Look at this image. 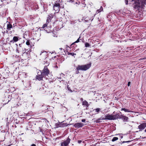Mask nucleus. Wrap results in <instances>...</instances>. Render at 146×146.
<instances>
[{
	"instance_id": "nucleus-1",
	"label": "nucleus",
	"mask_w": 146,
	"mask_h": 146,
	"mask_svg": "<svg viewBox=\"0 0 146 146\" xmlns=\"http://www.w3.org/2000/svg\"><path fill=\"white\" fill-rule=\"evenodd\" d=\"M40 72H38L37 75L36 76V78L39 81L43 80V78H46V76H48L50 71L47 67V66L45 65L42 70H40Z\"/></svg>"
},
{
	"instance_id": "nucleus-2",
	"label": "nucleus",
	"mask_w": 146,
	"mask_h": 146,
	"mask_svg": "<svg viewBox=\"0 0 146 146\" xmlns=\"http://www.w3.org/2000/svg\"><path fill=\"white\" fill-rule=\"evenodd\" d=\"M91 66V64H87L84 65H80L76 68V69L78 71L79 70H86L88 69Z\"/></svg>"
},
{
	"instance_id": "nucleus-3",
	"label": "nucleus",
	"mask_w": 146,
	"mask_h": 146,
	"mask_svg": "<svg viewBox=\"0 0 146 146\" xmlns=\"http://www.w3.org/2000/svg\"><path fill=\"white\" fill-rule=\"evenodd\" d=\"M53 10L55 11L56 13H58L59 12L61 8H64V6L61 7L60 4L56 2H55L53 4Z\"/></svg>"
},
{
	"instance_id": "nucleus-4",
	"label": "nucleus",
	"mask_w": 146,
	"mask_h": 146,
	"mask_svg": "<svg viewBox=\"0 0 146 146\" xmlns=\"http://www.w3.org/2000/svg\"><path fill=\"white\" fill-rule=\"evenodd\" d=\"M70 141L71 139L68 137L66 140L62 141L60 143V146H68Z\"/></svg>"
},
{
	"instance_id": "nucleus-5",
	"label": "nucleus",
	"mask_w": 146,
	"mask_h": 146,
	"mask_svg": "<svg viewBox=\"0 0 146 146\" xmlns=\"http://www.w3.org/2000/svg\"><path fill=\"white\" fill-rule=\"evenodd\" d=\"M105 118L102 117V120H114L113 118V115H109L108 114L107 115H106L105 116Z\"/></svg>"
},
{
	"instance_id": "nucleus-6",
	"label": "nucleus",
	"mask_w": 146,
	"mask_h": 146,
	"mask_svg": "<svg viewBox=\"0 0 146 146\" xmlns=\"http://www.w3.org/2000/svg\"><path fill=\"white\" fill-rule=\"evenodd\" d=\"M47 55V53L46 51L42 52L40 54V57L42 59L46 58Z\"/></svg>"
},
{
	"instance_id": "nucleus-7",
	"label": "nucleus",
	"mask_w": 146,
	"mask_h": 146,
	"mask_svg": "<svg viewBox=\"0 0 146 146\" xmlns=\"http://www.w3.org/2000/svg\"><path fill=\"white\" fill-rule=\"evenodd\" d=\"M146 127V123H142L138 126V128L139 129V131H141Z\"/></svg>"
},
{
	"instance_id": "nucleus-8",
	"label": "nucleus",
	"mask_w": 146,
	"mask_h": 146,
	"mask_svg": "<svg viewBox=\"0 0 146 146\" xmlns=\"http://www.w3.org/2000/svg\"><path fill=\"white\" fill-rule=\"evenodd\" d=\"M84 125V124L81 123H76L74 124V126L75 128L78 129L82 127Z\"/></svg>"
},
{
	"instance_id": "nucleus-9",
	"label": "nucleus",
	"mask_w": 146,
	"mask_h": 146,
	"mask_svg": "<svg viewBox=\"0 0 146 146\" xmlns=\"http://www.w3.org/2000/svg\"><path fill=\"white\" fill-rule=\"evenodd\" d=\"M69 2L72 3L76 5V6L80 4V1L78 0H69Z\"/></svg>"
},
{
	"instance_id": "nucleus-10",
	"label": "nucleus",
	"mask_w": 146,
	"mask_h": 146,
	"mask_svg": "<svg viewBox=\"0 0 146 146\" xmlns=\"http://www.w3.org/2000/svg\"><path fill=\"white\" fill-rule=\"evenodd\" d=\"M120 113H118L115 115H113L114 120L117 119H121L122 115H121V112H120Z\"/></svg>"
},
{
	"instance_id": "nucleus-11",
	"label": "nucleus",
	"mask_w": 146,
	"mask_h": 146,
	"mask_svg": "<svg viewBox=\"0 0 146 146\" xmlns=\"http://www.w3.org/2000/svg\"><path fill=\"white\" fill-rule=\"evenodd\" d=\"M82 105L83 106H85L86 107V110L88 109V107L89 106V104H88V102L86 101V100H84V101H83L82 102Z\"/></svg>"
},
{
	"instance_id": "nucleus-12",
	"label": "nucleus",
	"mask_w": 146,
	"mask_h": 146,
	"mask_svg": "<svg viewBox=\"0 0 146 146\" xmlns=\"http://www.w3.org/2000/svg\"><path fill=\"white\" fill-rule=\"evenodd\" d=\"M19 40L18 37L17 36H15L13 38V39L10 41V43H14L15 42H17Z\"/></svg>"
},
{
	"instance_id": "nucleus-13",
	"label": "nucleus",
	"mask_w": 146,
	"mask_h": 146,
	"mask_svg": "<svg viewBox=\"0 0 146 146\" xmlns=\"http://www.w3.org/2000/svg\"><path fill=\"white\" fill-rule=\"evenodd\" d=\"M121 119H122L123 120V121L127 122L128 121L129 118L128 117L122 115Z\"/></svg>"
},
{
	"instance_id": "nucleus-14",
	"label": "nucleus",
	"mask_w": 146,
	"mask_h": 146,
	"mask_svg": "<svg viewBox=\"0 0 146 146\" xmlns=\"http://www.w3.org/2000/svg\"><path fill=\"white\" fill-rule=\"evenodd\" d=\"M48 23H46L44 24L42 26V27L41 28L44 29V30L46 31L47 32H49V31H48L46 29L47 28Z\"/></svg>"
},
{
	"instance_id": "nucleus-15",
	"label": "nucleus",
	"mask_w": 146,
	"mask_h": 146,
	"mask_svg": "<svg viewBox=\"0 0 146 146\" xmlns=\"http://www.w3.org/2000/svg\"><path fill=\"white\" fill-rule=\"evenodd\" d=\"M23 48L22 47H17L16 49V52L19 53L23 50Z\"/></svg>"
},
{
	"instance_id": "nucleus-16",
	"label": "nucleus",
	"mask_w": 146,
	"mask_h": 146,
	"mask_svg": "<svg viewBox=\"0 0 146 146\" xmlns=\"http://www.w3.org/2000/svg\"><path fill=\"white\" fill-rule=\"evenodd\" d=\"M12 25L9 22V24H7V29L8 30H10L12 28Z\"/></svg>"
},
{
	"instance_id": "nucleus-17",
	"label": "nucleus",
	"mask_w": 146,
	"mask_h": 146,
	"mask_svg": "<svg viewBox=\"0 0 146 146\" xmlns=\"http://www.w3.org/2000/svg\"><path fill=\"white\" fill-rule=\"evenodd\" d=\"M70 124H68L67 123H63V122H61V127H66V126H68V125H70Z\"/></svg>"
},
{
	"instance_id": "nucleus-18",
	"label": "nucleus",
	"mask_w": 146,
	"mask_h": 146,
	"mask_svg": "<svg viewBox=\"0 0 146 146\" xmlns=\"http://www.w3.org/2000/svg\"><path fill=\"white\" fill-rule=\"evenodd\" d=\"M121 111H123V110L125 112H131V111H130L129 110L126 109H125V108H121Z\"/></svg>"
},
{
	"instance_id": "nucleus-19",
	"label": "nucleus",
	"mask_w": 146,
	"mask_h": 146,
	"mask_svg": "<svg viewBox=\"0 0 146 146\" xmlns=\"http://www.w3.org/2000/svg\"><path fill=\"white\" fill-rule=\"evenodd\" d=\"M77 46V45L75 44V43H74V44H72V43L70 45V48H75Z\"/></svg>"
},
{
	"instance_id": "nucleus-20",
	"label": "nucleus",
	"mask_w": 146,
	"mask_h": 146,
	"mask_svg": "<svg viewBox=\"0 0 146 146\" xmlns=\"http://www.w3.org/2000/svg\"><path fill=\"white\" fill-rule=\"evenodd\" d=\"M6 82H4L0 84V89H1L3 88L5 86V84H6Z\"/></svg>"
},
{
	"instance_id": "nucleus-21",
	"label": "nucleus",
	"mask_w": 146,
	"mask_h": 146,
	"mask_svg": "<svg viewBox=\"0 0 146 146\" xmlns=\"http://www.w3.org/2000/svg\"><path fill=\"white\" fill-rule=\"evenodd\" d=\"M100 109L99 108H97L96 109H94L93 110V111H95L96 112L98 113L100 110Z\"/></svg>"
},
{
	"instance_id": "nucleus-22",
	"label": "nucleus",
	"mask_w": 146,
	"mask_h": 146,
	"mask_svg": "<svg viewBox=\"0 0 146 146\" xmlns=\"http://www.w3.org/2000/svg\"><path fill=\"white\" fill-rule=\"evenodd\" d=\"M55 126L56 127H61V122H59L58 123H56L55 124Z\"/></svg>"
},
{
	"instance_id": "nucleus-23",
	"label": "nucleus",
	"mask_w": 146,
	"mask_h": 146,
	"mask_svg": "<svg viewBox=\"0 0 146 146\" xmlns=\"http://www.w3.org/2000/svg\"><path fill=\"white\" fill-rule=\"evenodd\" d=\"M52 19L50 18V17L48 16V17L47 18V19L46 20V23H49L51 21Z\"/></svg>"
},
{
	"instance_id": "nucleus-24",
	"label": "nucleus",
	"mask_w": 146,
	"mask_h": 146,
	"mask_svg": "<svg viewBox=\"0 0 146 146\" xmlns=\"http://www.w3.org/2000/svg\"><path fill=\"white\" fill-rule=\"evenodd\" d=\"M118 139V137H113L112 140V141L113 142L115 141L116 140H117Z\"/></svg>"
},
{
	"instance_id": "nucleus-25",
	"label": "nucleus",
	"mask_w": 146,
	"mask_h": 146,
	"mask_svg": "<svg viewBox=\"0 0 146 146\" xmlns=\"http://www.w3.org/2000/svg\"><path fill=\"white\" fill-rule=\"evenodd\" d=\"M103 8L102 7H101V8L99 9H98L97 10L96 13H98L100 12H101V11H102L103 10Z\"/></svg>"
},
{
	"instance_id": "nucleus-26",
	"label": "nucleus",
	"mask_w": 146,
	"mask_h": 146,
	"mask_svg": "<svg viewBox=\"0 0 146 146\" xmlns=\"http://www.w3.org/2000/svg\"><path fill=\"white\" fill-rule=\"evenodd\" d=\"M44 64H45V63L46 64V65H47V66L49 65V62L47 61V60H46V58L44 59Z\"/></svg>"
},
{
	"instance_id": "nucleus-27",
	"label": "nucleus",
	"mask_w": 146,
	"mask_h": 146,
	"mask_svg": "<svg viewBox=\"0 0 146 146\" xmlns=\"http://www.w3.org/2000/svg\"><path fill=\"white\" fill-rule=\"evenodd\" d=\"M80 37L76 41L73 42L72 43V44H74V43H76L79 42H80V40H81V39H80Z\"/></svg>"
},
{
	"instance_id": "nucleus-28",
	"label": "nucleus",
	"mask_w": 146,
	"mask_h": 146,
	"mask_svg": "<svg viewBox=\"0 0 146 146\" xmlns=\"http://www.w3.org/2000/svg\"><path fill=\"white\" fill-rule=\"evenodd\" d=\"M102 117H101L100 118H99L98 119H97L96 121L95 122L96 123H98L99 122H101L100 121V120H102Z\"/></svg>"
},
{
	"instance_id": "nucleus-29",
	"label": "nucleus",
	"mask_w": 146,
	"mask_h": 146,
	"mask_svg": "<svg viewBox=\"0 0 146 146\" xmlns=\"http://www.w3.org/2000/svg\"><path fill=\"white\" fill-rule=\"evenodd\" d=\"M85 46L86 47H89L90 46V44L88 42H86L85 44Z\"/></svg>"
},
{
	"instance_id": "nucleus-30",
	"label": "nucleus",
	"mask_w": 146,
	"mask_h": 146,
	"mask_svg": "<svg viewBox=\"0 0 146 146\" xmlns=\"http://www.w3.org/2000/svg\"><path fill=\"white\" fill-rule=\"evenodd\" d=\"M26 44V45L28 46L30 44V40H27Z\"/></svg>"
},
{
	"instance_id": "nucleus-31",
	"label": "nucleus",
	"mask_w": 146,
	"mask_h": 146,
	"mask_svg": "<svg viewBox=\"0 0 146 146\" xmlns=\"http://www.w3.org/2000/svg\"><path fill=\"white\" fill-rule=\"evenodd\" d=\"M48 16L50 18L52 19L53 18L54 15L52 13H50Z\"/></svg>"
},
{
	"instance_id": "nucleus-32",
	"label": "nucleus",
	"mask_w": 146,
	"mask_h": 146,
	"mask_svg": "<svg viewBox=\"0 0 146 146\" xmlns=\"http://www.w3.org/2000/svg\"><path fill=\"white\" fill-rule=\"evenodd\" d=\"M67 54L68 55H72V56H73L74 55H76V54H74V53H71V52H68Z\"/></svg>"
},
{
	"instance_id": "nucleus-33",
	"label": "nucleus",
	"mask_w": 146,
	"mask_h": 146,
	"mask_svg": "<svg viewBox=\"0 0 146 146\" xmlns=\"http://www.w3.org/2000/svg\"><path fill=\"white\" fill-rule=\"evenodd\" d=\"M67 88L68 89V90L70 91V92H72L73 91H72L71 89L68 86H67Z\"/></svg>"
},
{
	"instance_id": "nucleus-34",
	"label": "nucleus",
	"mask_w": 146,
	"mask_h": 146,
	"mask_svg": "<svg viewBox=\"0 0 146 146\" xmlns=\"http://www.w3.org/2000/svg\"><path fill=\"white\" fill-rule=\"evenodd\" d=\"M82 142V141L81 140H78V143L80 144V143Z\"/></svg>"
},
{
	"instance_id": "nucleus-35",
	"label": "nucleus",
	"mask_w": 146,
	"mask_h": 146,
	"mask_svg": "<svg viewBox=\"0 0 146 146\" xmlns=\"http://www.w3.org/2000/svg\"><path fill=\"white\" fill-rule=\"evenodd\" d=\"M21 61L20 60V59H19V61H18V62H20L21 61V62H23V61H24V60H23V59H21Z\"/></svg>"
},
{
	"instance_id": "nucleus-36",
	"label": "nucleus",
	"mask_w": 146,
	"mask_h": 146,
	"mask_svg": "<svg viewBox=\"0 0 146 146\" xmlns=\"http://www.w3.org/2000/svg\"><path fill=\"white\" fill-rule=\"evenodd\" d=\"M131 141H123V143H127V142H130Z\"/></svg>"
},
{
	"instance_id": "nucleus-37",
	"label": "nucleus",
	"mask_w": 146,
	"mask_h": 146,
	"mask_svg": "<svg viewBox=\"0 0 146 146\" xmlns=\"http://www.w3.org/2000/svg\"><path fill=\"white\" fill-rule=\"evenodd\" d=\"M131 82H129L128 83L127 85L128 86H130Z\"/></svg>"
},
{
	"instance_id": "nucleus-38",
	"label": "nucleus",
	"mask_w": 146,
	"mask_h": 146,
	"mask_svg": "<svg viewBox=\"0 0 146 146\" xmlns=\"http://www.w3.org/2000/svg\"><path fill=\"white\" fill-rule=\"evenodd\" d=\"M86 121V119H83L82 120V122H84Z\"/></svg>"
},
{
	"instance_id": "nucleus-39",
	"label": "nucleus",
	"mask_w": 146,
	"mask_h": 146,
	"mask_svg": "<svg viewBox=\"0 0 146 146\" xmlns=\"http://www.w3.org/2000/svg\"><path fill=\"white\" fill-rule=\"evenodd\" d=\"M11 96H9V97H8V98H10V100H8V101L9 102V101H10L11 100Z\"/></svg>"
},
{
	"instance_id": "nucleus-40",
	"label": "nucleus",
	"mask_w": 146,
	"mask_h": 146,
	"mask_svg": "<svg viewBox=\"0 0 146 146\" xmlns=\"http://www.w3.org/2000/svg\"><path fill=\"white\" fill-rule=\"evenodd\" d=\"M19 46L18 47H22L21 44H19Z\"/></svg>"
},
{
	"instance_id": "nucleus-41",
	"label": "nucleus",
	"mask_w": 146,
	"mask_h": 146,
	"mask_svg": "<svg viewBox=\"0 0 146 146\" xmlns=\"http://www.w3.org/2000/svg\"><path fill=\"white\" fill-rule=\"evenodd\" d=\"M119 136H120V138H121V139H122L123 138V136L122 135H120Z\"/></svg>"
},
{
	"instance_id": "nucleus-42",
	"label": "nucleus",
	"mask_w": 146,
	"mask_h": 146,
	"mask_svg": "<svg viewBox=\"0 0 146 146\" xmlns=\"http://www.w3.org/2000/svg\"><path fill=\"white\" fill-rule=\"evenodd\" d=\"M31 146H36V145H35V144H32V145H31Z\"/></svg>"
},
{
	"instance_id": "nucleus-43",
	"label": "nucleus",
	"mask_w": 146,
	"mask_h": 146,
	"mask_svg": "<svg viewBox=\"0 0 146 146\" xmlns=\"http://www.w3.org/2000/svg\"><path fill=\"white\" fill-rule=\"evenodd\" d=\"M66 48H67L68 47V48H70V46H68V45H66Z\"/></svg>"
},
{
	"instance_id": "nucleus-44",
	"label": "nucleus",
	"mask_w": 146,
	"mask_h": 146,
	"mask_svg": "<svg viewBox=\"0 0 146 146\" xmlns=\"http://www.w3.org/2000/svg\"><path fill=\"white\" fill-rule=\"evenodd\" d=\"M80 100H81V101H82V102H83V101H83V98H81V99H80Z\"/></svg>"
},
{
	"instance_id": "nucleus-45",
	"label": "nucleus",
	"mask_w": 146,
	"mask_h": 146,
	"mask_svg": "<svg viewBox=\"0 0 146 146\" xmlns=\"http://www.w3.org/2000/svg\"><path fill=\"white\" fill-rule=\"evenodd\" d=\"M84 39H82V42H84Z\"/></svg>"
},
{
	"instance_id": "nucleus-46",
	"label": "nucleus",
	"mask_w": 146,
	"mask_h": 146,
	"mask_svg": "<svg viewBox=\"0 0 146 146\" xmlns=\"http://www.w3.org/2000/svg\"><path fill=\"white\" fill-rule=\"evenodd\" d=\"M144 131L145 132H146V129Z\"/></svg>"
},
{
	"instance_id": "nucleus-47",
	"label": "nucleus",
	"mask_w": 146,
	"mask_h": 146,
	"mask_svg": "<svg viewBox=\"0 0 146 146\" xmlns=\"http://www.w3.org/2000/svg\"><path fill=\"white\" fill-rule=\"evenodd\" d=\"M79 73V72L78 71V72H76V74H78Z\"/></svg>"
},
{
	"instance_id": "nucleus-48",
	"label": "nucleus",
	"mask_w": 146,
	"mask_h": 146,
	"mask_svg": "<svg viewBox=\"0 0 146 146\" xmlns=\"http://www.w3.org/2000/svg\"><path fill=\"white\" fill-rule=\"evenodd\" d=\"M60 49L61 50L62 49V48H60Z\"/></svg>"
},
{
	"instance_id": "nucleus-49",
	"label": "nucleus",
	"mask_w": 146,
	"mask_h": 146,
	"mask_svg": "<svg viewBox=\"0 0 146 146\" xmlns=\"http://www.w3.org/2000/svg\"><path fill=\"white\" fill-rule=\"evenodd\" d=\"M87 18H88V17H86V19H88H88H87Z\"/></svg>"
},
{
	"instance_id": "nucleus-50",
	"label": "nucleus",
	"mask_w": 146,
	"mask_h": 146,
	"mask_svg": "<svg viewBox=\"0 0 146 146\" xmlns=\"http://www.w3.org/2000/svg\"><path fill=\"white\" fill-rule=\"evenodd\" d=\"M90 20H91V19H89V21Z\"/></svg>"
}]
</instances>
